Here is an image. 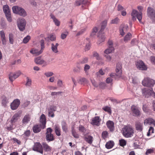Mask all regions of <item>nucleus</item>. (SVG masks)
<instances>
[{
	"label": "nucleus",
	"mask_w": 155,
	"mask_h": 155,
	"mask_svg": "<svg viewBox=\"0 0 155 155\" xmlns=\"http://www.w3.org/2000/svg\"><path fill=\"white\" fill-rule=\"evenodd\" d=\"M134 134V128L130 125L124 126L122 128V134L124 137L126 138L132 137Z\"/></svg>",
	"instance_id": "nucleus-1"
},
{
	"label": "nucleus",
	"mask_w": 155,
	"mask_h": 155,
	"mask_svg": "<svg viewBox=\"0 0 155 155\" xmlns=\"http://www.w3.org/2000/svg\"><path fill=\"white\" fill-rule=\"evenodd\" d=\"M138 9L140 11V12H138L137 10L133 9L131 14V15L132 17V18L133 20H136V17L138 20L140 22H141V20L142 19V11L143 9V7L141 6H139L137 7Z\"/></svg>",
	"instance_id": "nucleus-2"
},
{
	"label": "nucleus",
	"mask_w": 155,
	"mask_h": 155,
	"mask_svg": "<svg viewBox=\"0 0 155 155\" xmlns=\"http://www.w3.org/2000/svg\"><path fill=\"white\" fill-rule=\"evenodd\" d=\"M142 92L143 96L145 97H149L150 96L155 97V93L153 91L152 88L150 89L144 88L142 89Z\"/></svg>",
	"instance_id": "nucleus-3"
},
{
	"label": "nucleus",
	"mask_w": 155,
	"mask_h": 155,
	"mask_svg": "<svg viewBox=\"0 0 155 155\" xmlns=\"http://www.w3.org/2000/svg\"><path fill=\"white\" fill-rule=\"evenodd\" d=\"M142 83L145 87H150L153 86L155 84V81L152 79L147 78H144Z\"/></svg>",
	"instance_id": "nucleus-4"
},
{
	"label": "nucleus",
	"mask_w": 155,
	"mask_h": 155,
	"mask_svg": "<svg viewBox=\"0 0 155 155\" xmlns=\"http://www.w3.org/2000/svg\"><path fill=\"white\" fill-rule=\"evenodd\" d=\"M13 13L19 15L25 16L26 15V13L25 10L21 7L15 6H13L12 8Z\"/></svg>",
	"instance_id": "nucleus-5"
},
{
	"label": "nucleus",
	"mask_w": 155,
	"mask_h": 155,
	"mask_svg": "<svg viewBox=\"0 0 155 155\" xmlns=\"http://www.w3.org/2000/svg\"><path fill=\"white\" fill-rule=\"evenodd\" d=\"M52 129L50 127L48 128L46 130V139L48 142L53 141L54 139V136L52 134Z\"/></svg>",
	"instance_id": "nucleus-6"
},
{
	"label": "nucleus",
	"mask_w": 155,
	"mask_h": 155,
	"mask_svg": "<svg viewBox=\"0 0 155 155\" xmlns=\"http://www.w3.org/2000/svg\"><path fill=\"white\" fill-rule=\"evenodd\" d=\"M32 150L42 154L43 153V147L42 145L40 143L36 142L35 143L32 147Z\"/></svg>",
	"instance_id": "nucleus-7"
},
{
	"label": "nucleus",
	"mask_w": 155,
	"mask_h": 155,
	"mask_svg": "<svg viewBox=\"0 0 155 155\" xmlns=\"http://www.w3.org/2000/svg\"><path fill=\"white\" fill-rule=\"evenodd\" d=\"M131 110L133 116L134 117L140 116L141 112L137 106L132 105L131 107Z\"/></svg>",
	"instance_id": "nucleus-8"
},
{
	"label": "nucleus",
	"mask_w": 155,
	"mask_h": 155,
	"mask_svg": "<svg viewBox=\"0 0 155 155\" xmlns=\"http://www.w3.org/2000/svg\"><path fill=\"white\" fill-rule=\"evenodd\" d=\"M18 26L19 29L21 31H24L25 28L26 22L24 18L19 19L17 21Z\"/></svg>",
	"instance_id": "nucleus-9"
},
{
	"label": "nucleus",
	"mask_w": 155,
	"mask_h": 155,
	"mask_svg": "<svg viewBox=\"0 0 155 155\" xmlns=\"http://www.w3.org/2000/svg\"><path fill=\"white\" fill-rule=\"evenodd\" d=\"M20 104V102L19 100L18 99L14 100L11 104V109L13 110L17 109L19 106Z\"/></svg>",
	"instance_id": "nucleus-10"
},
{
	"label": "nucleus",
	"mask_w": 155,
	"mask_h": 155,
	"mask_svg": "<svg viewBox=\"0 0 155 155\" xmlns=\"http://www.w3.org/2000/svg\"><path fill=\"white\" fill-rule=\"evenodd\" d=\"M147 15L148 16L153 19H155V10L150 7H148L147 10Z\"/></svg>",
	"instance_id": "nucleus-11"
},
{
	"label": "nucleus",
	"mask_w": 155,
	"mask_h": 155,
	"mask_svg": "<svg viewBox=\"0 0 155 155\" xmlns=\"http://www.w3.org/2000/svg\"><path fill=\"white\" fill-rule=\"evenodd\" d=\"M101 120L99 116H95L92 119L91 124L94 126H99Z\"/></svg>",
	"instance_id": "nucleus-12"
},
{
	"label": "nucleus",
	"mask_w": 155,
	"mask_h": 155,
	"mask_svg": "<svg viewBox=\"0 0 155 155\" xmlns=\"http://www.w3.org/2000/svg\"><path fill=\"white\" fill-rule=\"evenodd\" d=\"M34 61L37 64H43V66H45L48 64L47 62L41 59V57H38L35 58Z\"/></svg>",
	"instance_id": "nucleus-13"
},
{
	"label": "nucleus",
	"mask_w": 155,
	"mask_h": 155,
	"mask_svg": "<svg viewBox=\"0 0 155 155\" xmlns=\"http://www.w3.org/2000/svg\"><path fill=\"white\" fill-rule=\"evenodd\" d=\"M116 75L117 77H120L121 76L122 74V66L120 63L117 64L116 69Z\"/></svg>",
	"instance_id": "nucleus-14"
},
{
	"label": "nucleus",
	"mask_w": 155,
	"mask_h": 155,
	"mask_svg": "<svg viewBox=\"0 0 155 155\" xmlns=\"http://www.w3.org/2000/svg\"><path fill=\"white\" fill-rule=\"evenodd\" d=\"M40 125H41L42 129H44L46 127V118L45 114H42L41 115L40 119Z\"/></svg>",
	"instance_id": "nucleus-15"
},
{
	"label": "nucleus",
	"mask_w": 155,
	"mask_h": 155,
	"mask_svg": "<svg viewBox=\"0 0 155 155\" xmlns=\"http://www.w3.org/2000/svg\"><path fill=\"white\" fill-rule=\"evenodd\" d=\"M144 124L145 125L149 124L155 126V120L152 118H148L144 120Z\"/></svg>",
	"instance_id": "nucleus-16"
},
{
	"label": "nucleus",
	"mask_w": 155,
	"mask_h": 155,
	"mask_svg": "<svg viewBox=\"0 0 155 155\" xmlns=\"http://www.w3.org/2000/svg\"><path fill=\"white\" fill-rule=\"evenodd\" d=\"M138 68L141 70H145L147 69V67L144 63L141 61H138L136 64Z\"/></svg>",
	"instance_id": "nucleus-17"
},
{
	"label": "nucleus",
	"mask_w": 155,
	"mask_h": 155,
	"mask_svg": "<svg viewBox=\"0 0 155 155\" xmlns=\"http://www.w3.org/2000/svg\"><path fill=\"white\" fill-rule=\"evenodd\" d=\"M128 26L127 25L122 24L121 25L119 28L120 34L123 36L125 34V32L127 31Z\"/></svg>",
	"instance_id": "nucleus-18"
},
{
	"label": "nucleus",
	"mask_w": 155,
	"mask_h": 155,
	"mask_svg": "<svg viewBox=\"0 0 155 155\" xmlns=\"http://www.w3.org/2000/svg\"><path fill=\"white\" fill-rule=\"evenodd\" d=\"M106 125L110 132H113L114 130V124L113 121L110 120L107 121Z\"/></svg>",
	"instance_id": "nucleus-19"
},
{
	"label": "nucleus",
	"mask_w": 155,
	"mask_h": 155,
	"mask_svg": "<svg viewBox=\"0 0 155 155\" xmlns=\"http://www.w3.org/2000/svg\"><path fill=\"white\" fill-rule=\"evenodd\" d=\"M20 74V73L17 72L15 73H11L9 74V79L12 82L15 79L18 77Z\"/></svg>",
	"instance_id": "nucleus-20"
},
{
	"label": "nucleus",
	"mask_w": 155,
	"mask_h": 155,
	"mask_svg": "<svg viewBox=\"0 0 155 155\" xmlns=\"http://www.w3.org/2000/svg\"><path fill=\"white\" fill-rule=\"evenodd\" d=\"M20 117V114L18 113H16L13 116L11 120L12 126L15 124Z\"/></svg>",
	"instance_id": "nucleus-21"
},
{
	"label": "nucleus",
	"mask_w": 155,
	"mask_h": 155,
	"mask_svg": "<svg viewBox=\"0 0 155 155\" xmlns=\"http://www.w3.org/2000/svg\"><path fill=\"white\" fill-rule=\"evenodd\" d=\"M102 32L99 31L98 35V44H100L104 42L105 39V37L104 34H102Z\"/></svg>",
	"instance_id": "nucleus-22"
},
{
	"label": "nucleus",
	"mask_w": 155,
	"mask_h": 155,
	"mask_svg": "<svg viewBox=\"0 0 155 155\" xmlns=\"http://www.w3.org/2000/svg\"><path fill=\"white\" fill-rule=\"evenodd\" d=\"M89 3V2L85 0H77L75 1L74 5L75 6H79L82 4L86 5Z\"/></svg>",
	"instance_id": "nucleus-23"
},
{
	"label": "nucleus",
	"mask_w": 155,
	"mask_h": 155,
	"mask_svg": "<svg viewBox=\"0 0 155 155\" xmlns=\"http://www.w3.org/2000/svg\"><path fill=\"white\" fill-rule=\"evenodd\" d=\"M31 115L29 114L25 115L22 120V123L23 124H26L30 120Z\"/></svg>",
	"instance_id": "nucleus-24"
},
{
	"label": "nucleus",
	"mask_w": 155,
	"mask_h": 155,
	"mask_svg": "<svg viewBox=\"0 0 155 155\" xmlns=\"http://www.w3.org/2000/svg\"><path fill=\"white\" fill-rule=\"evenodd\" d=\"M135 128L138 131L141 132L143 130V124L140 122H136L135 123Z\"/></svg>",
	"instance_id": "nucleus-25"
},
{
	"label": "nucleus",
	"mask_w": 155,
	"mask_h": 155,
	"mask_svg": "<svg viewBox=\"0 0 155 155\" xmlns=\"http://www.w3.org/2000/svg\"><path fill=\"white\" fill-rule=\"evenodd\" d=\"M43 52L42 50L41 49L38 51V49L33 48L30 51V52L34 55L35 56H38L42 53Z\"/></svg>",
	"instance_id": "nucleus-26"
},
{
	"label": "nucleus",
	"mask_w": 155,
	"mask_h": 155,
	"mask_svg": "<svg viewBox=\"0 0 155 155\" xmlns=\"http://www.w3.org/2000/svg\"><path fill=\"white\" fill-rule=\"evenodd\" d=\"M42 129L41 125L40 124L35 125L34 126L33 130L34 133H37L39 132Z\"/></svg>",
	"instance_id": "nucleus-27"
},
{
	"label": "nucleus",
	"mask_w": 155,
	"mask_h": 155,
	"mask_svg": "<svg viewBox=\"0 0 155 155\" xmlns=\"http://www.w3.org/2000/svg\"><path fill=\"white\" fill-rule=\"evenodd\" d=\"M59 45L58 43H56L55 45L53 43L51 44V49L54 53H57L58 52V47Z\"/></svg>",
	"instance_id": "nucleus-28"
},
{
	"label": "nucleus",
	"mask_w": 155,
	"mask_h": 155,
	"mask_svg": "<svg viewBox=\"0 0 155 155\" xmlns=\"http://www.w3.org/2000/svg\"><path fill=\"white\" fill-rule=\"evenodd\" d=\"M0 34L3 44L5 45L6 42V40L4 32L3 31H1Z\"/></svg>",
	"instance_id": "nucleus-29"
},
{
	"label": "nucleus",
	"mask_w": 155,
	"mask_h": 155,
	"mask_svg": "<svg viewBox=\"0 0 155 155\" xmlns=\"http://www.w3.org/2000/svg\"><path fill=\"white\" fill-rule=\"evenodd\" d=\"M9 102L8 99L5 96H3L2 97V105L5 107L7 104Z\"/></svg>",
	"instance_id": "nucleus-30"
},
{
	"label": "nucleus",
	"mask_w": 155,
	"mask_h": 155,
	"mask_svg": "<svg viewBox=\"0 0 155 155\" xmlns=\"http://www.w3.org/2000/svg\"><path fill=\"white\" fill-rule=\"evenodd\" d=\"M93 137L91 135H87L85 137L84 139L88 143L91 144L93 141Z\"/></svg>",
	"instance_id": "nucleus-31"
},
{
	"label": "nucleus",
	"mask_w": 155,
	"mask_h": 155,
	"mask_svg": "<svg viewBox=\"0 0 155 155\" xmlns=\"http://www.w3.org/2000/svg\"><path fill=\"white\" fill-rule=\"evenodd\" d=\"M114 48L113 46L109 47L108 48L106 49L104 52V53L108 54L112 53L114 51Z\"/></svg>",
	"instance_id": "nucleus-32"
},
{
	"label": "nucleus",
	"mask_w": 155,
	"mask_h": 155,
	"mask_svg": "<svg viewBox=\"0 0 155 155\" xmlns=\"http://www.w3.org/2000/svg\"><path fill=\"white\" fill-rule=\"evenodd\" d=\"M61 126L62 129L65 133H67L68 131V126L67 123L64 121L61 122Z\"/></svg>",
	"instance_id": "nucleus-33"
},
{
	"label": "nucleus",
	"mask_w": 155,
	"mask_h": 155,
	"mask_svg": "<svg viewBox=\"0 0 155 155\" xmlns=\"http://www.w3.org/2000/svg\"><path fill=\"white\" fill-rule=\"evenodd\" d=\"M50 16L51 18L53 20L55 25L57 26H59L60 24V21L56 18L54 15L53 14H51Z\"/></svg>",
	"instance_id": "nucleus-34"
},
{
	"label": "nucleus",
	"mask_w": 155,
	"mask_h": 155,
	"mask_svg": "<svg viewBox=\"0 0 155 155\" xmlns=\"http://www.w3.org/2000/svg\"><path fill=\"white\" fill-rule=\"evenodd\" d=\"M114 144V142L113 141H109L106 143L105 147L107 149H110L113 147Z\"/></svg>",
	"instance_id": "nucleus-35"
},
{
	"label": "nucleus",
	"mask_w": 155,
	"mask_h": 155,
	"mask_svg": "<svg viewBox=\"0 0 155 155\" xmlns=\"http://www.w3.org/2000/svg\"><path fill=\"white\" fill-rule=\"evenodd\" d=\"M54 131L56 134L58 136H60L61 135V130L59 126L56 125L55 126Z\"/></svg>",
	"instance_id": "nucleus-36"
},
{
	"label": "nucleus",
	"mask_w": 155,
	"mask_h": 155,
	"mask_svg": "<svg viewBox=\"0 0 155 155\" xmlns=\"http://www.w3.org/2000/svg\"><path fill=\"white\" fill-rule=\"evenodd\" d=\"M42 146L45 150L46 151H49L51 150V147L46 143H42Z\"/></svg>",
	"instance_id": "nucleus-37"
},
{
	"label": "nucleus",
	"mask_w": 155,
	"mask_h": 155,
	"mask_svg": "<svg viewBox=\"0 0 155 155\" xmlns=\"http://www.w3.org/2000/svg\"><path fill=\"white\" fill-rule=\"evenodd\" d=\"M71 133L72 136L75 138H79V135L76 132L74 127H72Z\"/></svg>",
	"instance_id": "nucleus-38"
},
{
	"label": "nucleus",
	"mask_w": 155,
	"mask_h": 155,
	"mask_svg": "<svg viewBox=\"0 0 155 155\" xmlns=\"http://www.w3.org/2000/svg\"><path fill=\"white\" fill-rule=\"evenodd\" d=\"M132 37V35L130 33H128L124 37V41L125 42H127L130 40Z\"/></svg>",
	"instance_id": "nucleus-39"
},
{
	"label": "nucleus",
	"mask_w": 155,
	"mask_h": 155,
	"mask_svg": "<svg viewBox=\"0 0 155 155\" xmlns=\"http://www.w3.org/2000/svg\"><path fill=\"white\" fill-rule=\"evenodd\" d=\"M3 9L5 14L10 12L9 7L7 5H4L3 6Z\"/></svg>",
	"instance_id": "nucleus-40"
},
{
	"label": "nucleus",
	"mask_w": 155,
	"mask_h": 155,
	"mask_svg": "<svg viewBox=\"0 0 155 155\" xmlns=\"http://www.w3.org/2000/svg\"><path fill=\"white\" fill-rule=\"evenodd\" d=\"M9 41L11 44H13L14 42V35L12 33H10L8 35Z\"/></svg>",
	"instance_id": "nucleus-41"
},
{
	"label": "nucleus",
	"mask_w": 155,
	"mask_h": 155,
	"mask_svg": "<svg viewBox=\"0 0 155 155\" xmlns=\"http://www.w3.org/2000/svg\"><path fill=\"white\" fill-rule=\"evenodd\" d=\"M107 23V21L106 20L104 21L101 24V28L99 31L102 32L105 28Z\"/></svg>",
	"instance_id": "nucleus-42"
},
{
	"label": "nucleus",
	"mask_w": 155,
	"mask_h": 155,
	"mask_svg": "<svg viewBox=\"0 0 155 155\" xmlns=\"http://www.w3.org/2000/svg\"><path fill=\"white\" fill-rule=\"evenodd\" d=\"M102 109L106 112H108L109 114H111V110L110 108L108 106H106L102 108Z\"/></svg>",
	"instance_id": "nucleus-43"
},
{
	"label": "nucleus",
	"mask_w": 155,
	"mask_h": 155,
	"mask_svg": "<svg viewBox=\"0 0 155 155\" xmlns=\"http://www.w3.org/2000/svg\"><path fill=\"white\" fill-rule=\"evenodd\" d=\"M69 32L67 31H66L63 33H61V38L62 39H65L67 36L68 35Z\"/></svg>",
	"instance_id": "nucleus-44"
},
{
	"label": "nucleus",
	"mask_w": 155,
	"mask_h": 155,
	"mask_svg": "<svg viewBox=\"0 0 155 155\" xmlns=\"http://www.w3.org/2000/svg\"><path fill=\"white\" fill-rule=\"evenodd\" d=\"M31 79L29 78V77H27L26 78V82L25 85L27 86H30L31 84Z\"/></svg>",
	"instance_id": "nucleus-45"
},
{
	"label": "nucleus",
	"mask_w": 155,
	"mask_h": 155,
	"mask_svg": "<svg viewBox=\"0 0 155 155\" xmlns=\"http://www.w3.org/2000/svg\"><path fill=\"white\" fill-rule=\"evenodd\" d=\"M78 82L81 84H83L87 83L88 82V81L86 78H82L80 79Z\"/></svg>",
	"instance_id": "nucleus-46"
},
{
	"label": "nucleus",
	"mask_w": 155,
	"mask_h": 155,
	"mask_svg": "<svg viewBox=\"0 0 155 155\" xmlns=\"http://www.w3.org/2000/svg\"><path fill=\"white\" fill-rule=\"evenodd\" d=\"M30 131L29 130H28L26 131L24 133V134H23V135L25 138H27L30 136Z\"/></svg>",
	"instance_id": "nucleus-47"
},
{
	"label": "nucleus",
	"mask_w": 155,
	"mask_h": 155,
	"mask_svg": "<svg viewBox=\"0 0 155 155\" xmlns=\"http://www.w3.org/2000/svg\"><path fill=\"white\" fill-rule=\"evenodd\" d=\"M154 128L152 127H150L147 133V136H149L150 134L154 133Z\"/></svg>",
	"instance_id": "nucleus-48"
},
{
	"label": "nucleus",
	"mask_w": 155,
	"mask_h": 155,
	"mask_svg": "<svg viewBox=\"0 0 155 155\" xmlns=\"http://www.w3.org/2000/svg\"><path fill=\"white\" fill-rule=\"evenodd\" d=\"M119 144L120 146L124 147L126 144V141L124 139H121L119 140Z\"/></svg>",
	"instance_id": "nucleus-49"
},
{
	"label": "nucleus",
	"mask_w": 155,
	"mask_h": 155,
	"mask_svg": "<svg viewBox=\"0 0 155 155\" xmlns=\"http://www.w3.org/2000/svg\"><path fill=\"white\" fill-rule=\"evenodd\" d=\"M120 21V19L118 17H116L114 19H112L111 21V24H117Z\"/></svg>",
	"instance_id": "nucleus-50"
},
{
	"label": "nucleus",
	"mask_w": 155,
	"mask_h": 155,
	"mask_svg": "<svg viewBox=\"0 0 155 155\" xmlns=\"http://www.w3.org/2000/svg\"><path fill=\"white\" fill-rule=\"evenodd\" d=\"M30 36L29 35H27L24 38L23 41V43L25 44L27 43L30 39Z\"/></svg>",
	"instance_id": "nucleus-51"
},
{
	"label": "nucleus",
	"mask_w": 155,
	"mask_h": 155,
	"mask_svg": "<svg viewBox=\"0 0 155 155\" xmlns=\"http://www.w3.org/2000/svg\"><path fill=\"white\" fill-rule=\"evenodd\" d=\"M7 19L8 21L11 22L12 21V18L11 16V12L5 14Z\"/></svg>",
	"instance_id": "nucleus-52"
},
{
	"label": "nucleus",
	"mask_w": 155,
	"mask_h": 155,
	"mask_svg": "<svg viewBox=\"0 0 155 155\" xmlns=\"http://www.w3.org/2000/svg\"><path fill=\"white\" fill-rule=\"evenodd\" d=\"M79 130L80 131L84 133L86 131V128L83 126L81 125L79 126Z\"/></svg>",
	"instance_id": "nucleus-53"
},
{
	"label": "nucleus",
	"mask_w": 155,
	"mask_h": 155,
	"mask_svg": "<svg viewBox=\"0 0 155 155\" xmlns=\"http://www.w3.org/2000/svg\"><path fill=\"white\" fill-rule=\"evenodd\" d=\"M47 38L49 39L51 41H54L56 40V36L55 35L53 34H51L49 36H48Z\"/></svg>",
	"instance_id": "nucleus-54"
},
{
	"label": "nucleus",
	"mask_w": 155,
	"mask_h": 155,
	"mask_svg": "<svg viewBox=\"0 0 155 155\" xmlns=\"http://www.w3.org/2000/svg\"><path fill=\"white\" fill-rule=\"evenodd\" d=\"M40 42L41 46V50H42V51H43L45 48L44 40H41Z\"/></svg>",
	"instance_id": "nucleus-55"
},
{
	"label": "nucleus",
	"mask_w": 155,
	"mask_h": 155,
	"mask_svg": "<svg viewBox=\"0 0 155 155\" xmlns=\"http://www.w3.org/2000/svg\"><path fill=\"white\" fill-rule=\"evenodd\" d=\"M90 68V67L89 65L87 64H85L84 68V70L85 73H87L88 72V70Z\"/></svg>",
	"instance_id": "nucleus-56"
},
{
	"label": "nucleus",
	"mask_w": 155,
	"mask_h": 155,
	"mask_svg": "<svg viewBox=\"0 0 155 155\" xmlns=\"http://www.w3.org/2000/svg\"><path fill=\"white\" fill-rule=\"evenodd\" d=\"M12 140H13L14 143H16L18 145H20L21 144V141L19 140H18L15 138H13L12 139Z\"/></svg>",
	"instance_id": "nucleus-57"
},
{
	"label": "nucleus",
	"mask_w": 155,
	"mask_h": 155,
	"mask_svg": "<svg viewBox=\"0 0 155 155\" xmlns=\"http://www.w3.org/2000/svg\"><path fill=\"white\" fill-rule=\"evenodd\" d=\"M93 55L95 57L97 60H99L100 59V57L99 54L97 52L94 51L93 52Z\"/></svg>",
	"instance_id": "nucleus-58"
},
{
	"label": "nucleus",
	"mask_w": 155,
	"mask_h": 155,
	"mask_svg": "<svg viewBox=\"0 0 155 155\" xmlns=\"http://www.w3.org/2000/svg\"><path fill=\"white\" fill-rule=\"evenodd\" d=\"M108 134V132L107 131H104L103 132L102 134V137L104 138H106L107 137Z\"/></svg>",
	"instance_id": "nucleus-59"
},
{
	"label": "nucleus",
	"mask_w": 155,
	"mask_h": 155,
	"mask_svg": "<svg viewBox=\"0 0 155 155\" xmlns=\"http://www.w3.org/2000/svg\"><path fill=\"white\" fill-rule=\"evenodd\" d=\"M88 58H84L81 61L79 62L80 64H84L87 62Z\"/></svg>",
	"instance_id": "nucleus-60"
},
{
	"label": "nucleus",
	"mask_w": 155,
	"mask_h": 155,
	"mask_svg": "<svg viewBox=\"0 0 155 155\" xmlns=\"http://www.w3.org/2000/svg\"><path fill=\"white\" fill-rule=\"evenodd\" d=\"M56 107L55 106H51L48 109V110H50L54 112L56 110Z\"/></svg>",
	"instance_id": "nucleus-61"
},
{
	"label": "nucleus",
	"mask_w": 155,
	"mask_h": 155,
	"mask_svg": "<svg viewBox=\"0 0 155 155\" xmlns=\"http://www.w3.org/2000/svg\"><path fill=\"white\" fill-rule=\"evenodd\" d=\"M91 47V44L90 43H88L87 44L85 47V51H88L90 48Z\"/></svg>",
	"instance_id": "nucleus-62"
},
{
	"label": "nucleus",
	"mask_w": 155,
	"mask_h": 155,
	"mask_svg": "<svg viewBox=\"0 0 155 155\" xmlns=\"http://www.w3.org/2000/svg\"><path fill=\"white\" fill-rule=\"evenodd\" d=\"M48 116L49 117H53L54 116V112L50 110H48Z\"/></svg>",
	"instance_id": "nucleus-63"
},
{
	"label": "nucleus",
	"mask_w": 155,
	"mask_h": 155,
	"mask_svg": "<svg viewBox=\"0 0 155 155\" xmlns=\"http://www.w3.org/2000/svg\"><path fill=\"white\" fill-rule=\"evenodd\" d=\"M137 43V40L136 39H132L131 41V44L132 45L134 46L136 45Z\"/></svg>",
	"instance_id": "nucleus-64"
}]
</instances>
